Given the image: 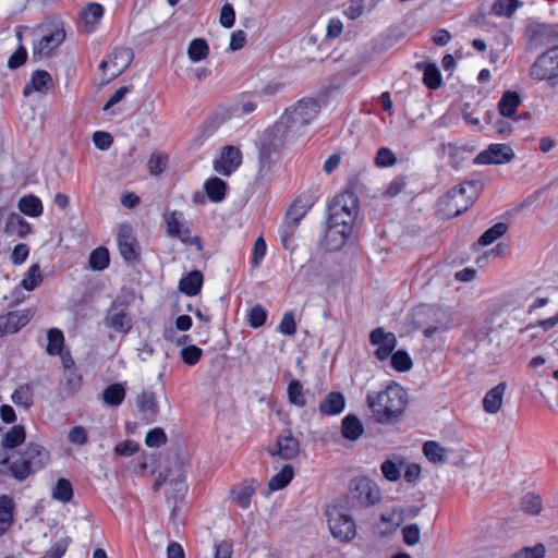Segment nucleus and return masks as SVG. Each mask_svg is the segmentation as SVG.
Here are the masks:
<instances>
[{
    "label": "nucleus",
    "mask_w": 558,
    "mask_h": 558,
    "mask_svg": "<svg viewBox=\"0 0 558 558\" xmlns=\"http://www.w3.org/2000/svg\"><path fill=\"white\" fill-rule=\"evenodd\" d=\"M21 213L29 217H39L43 214L41 201L35 195L23 196L17 204Z\"/></svg>",
    "instance_id": "4c0bfd02"
},
{
    "label": "nucleus",
    "mask_w": 558,
    "mask_h": 558,
    "mask_svg": "<svg viewBox=\"0 0 558 558\" xmlns=\"http://www.w3.org/2000/svg\"><path fill=\"white\" fill-rule=\"evenodd\" d=\"M512 148L506 144L494 143L481 151L474 159L477 165H501L513 159Z\"/></svg>",
    "instance_id": "f3484780"
},
{
    "label": "nucleus",
    "mask_w": 558,
    "mask_h": 558,
    "mask_svg": "<svg viewBox=\"0 0 558 558\" xmlns=\"http://www.w3.org/2000/svg\"><path fill=\"white\" fill-rule=\"evenodd\" d=\"M320 106L317 100L312 98L301 99L296 106L291 107V112L294 114H299L305 122L310 123L314 120L318 112Z\"/></svg>",
    "instance_id": "c85d7f7f"
},
{
    "label": "nucleus",
    "mask_w": 558,
    "mask_h": 558,
    "mask_svg": "<svg viewBox=\"0 0 558 558\" xmlns=\"http://www.w3.org/2000/svg\"><path fill=\"white\" fill-rule=\"evenodd\" d=\"M293 475V468L290 464L284 465L279 473L269 480L268 488L271 492L284 488L292 481Z\"/></svg>",
    "instance_id": "a19ab883"
},
{
    "label": "nucleus",
    "mask_w": 558,
    "mask_h": 558,
    "mask_svg": "<svg viewBox=\"0 0 558 558\" xmlns=\"http://www.w3.org/2000/svg\"><path fill=\"white\" fill-rule=\"evenodd\" d=\"M13 523V499L7 495L0 496V536L3 535Z\"/></svg>",
    "instance_id": "f704fd0d"
},
{
    "label": "nucleus",
    "mask_w": 558,
    "mask_h": 558,
    "mask_svg": "<svg viewBox=\"0 0 558 558\" xmlns=\"http://www.w3.org/2000/svg\"><path fill=\"white\" fill-rule=\"evenodd\" d=\"M168 162V156L161 153H154L151 154L149 160H148V168L149 172L154 175L160 174Z\"/></svg>",
    "instance_id": "bf43d9fd"
},
{
    "label": "nucleus",
    "mask_w": 558,
    "mask_h": 558,
    "mask_svg": "<svg viewBox=\"0 0 558 558\" xmlns=\"http://www.w3.org/2000/svg\"><path fill=\"white\" fill-rule=\"evenodd\" d=\"M332 210L345 214L347 221H356L359 214V199L351 191L336 195L330 205Z\"/></svg>",
    "instance_id": "412c9836"
},
{
    "label": "nucleus",
    "mask_w": 558,
    "mask_h": 558,
    "mask_svg": "<svg viewBox=\"0 0 558 558\" xmlns=\"http://www.w3.org/2000/svg\"><path fill=\"white\" fill-rule=\"evenodd\" d=\"M209 53V46L203 38L193 39L187 48V56L192 62L204 60Z\"/></svg>",
    "instance_id": "37998d69"
},
{
    "label": "nucleus",
    "mask_w": 558,
    "mask_h": 558,
    "mask_svg": "<svg viewBox=\"0 0 558 558\" xmlns=\"http://www.w3.org/2000/svg\"><path fill=\"white\" fill-rule=\"evenodd\" d=\"M132 134H125L126 136H134L137 140H143L153 135L154 123L150 119H134L131 124Z\"/></svg>",
    "instance_id": "a18cd8bd"
},
{
    "label": "nucleus",
    "mask_w": 558,
    "mask_h": 558,
    "mask_svg": "<svg viewBox=\"0 0 558 558\" xmlns=\"http://www.w3.org/2000/svg\"><path fill=\"white\" fill-rule=\"evenodd\" d=\"M328 527L331 535L342 542H349L355 536V523L351 515L345 513L343 507L330 505L326 509Z\"/></svg>",
    "instance_id": "0eeeda50"
},
{
    "label": "nucleus",
    "mask_w": 558,
    "mask_h": 558,
    "mask_svg": "<svg viewBox=\"0 0 558 558\" xmlns=\"http://www.w3.org/2000/svg\"><path fill=\"white\" fill-rule=\"evenodd\" d=\"M125 398V389L121 384H111L102 391L104 402L110 407L120 405Z\"/></svg>",
    "instance_id": "ea45409f"
},
{
    "label": "nucleus",
    "mask_w": 558,
    "mask_h": 558,
    "mask_svg": "<svg viewBox=\"0 0 558 558\" xmlns=\"http://www.w3.org/2000/svg\"><path fill=\"white\" fill-rule=\"evenodd\" d=\"M530 75L539 81L554 82L558 77V46L536 58L530 68Z\"/></svg>",
    "instance_id": "1a4fd4ad"
},
{
    "label": "nucleus",
    "mask_w": 558,
    "mask_h": 558,
    "mask_svg": "<svg viewBox=\"0 0 558 558\" xmlns=\"http://www.w3.org/2000/svg\"><path fill=\"white\" fill-rule=\"evenodd\" d=\"M50 461L49 451L37 442H29L19 458L11 461L9 456L0 460V474L11 475L23 482L35 472L44 469Z\"/></svg>",
    "instance_id": "f257e3e1"
},
{
    "label": "nucleus",
    "mask_w": 558,
    "mask_h": 558,
    "mask_svg": "<svg viewBox=\"0 0 558 558\" xmlns=\"http://www.w3.org/2000/svg\"><path fill=\"white\" fill-rule=\"evenodd\" d=\"M4 232L8 235H16L19 238H25L27 234L32 232L31 225L16 213L7 214L4 211Z\"/></svg>",
    "instance_id": "5701e85b"
},
{
    "label": "nucleus",
    "mask_w": 558,
    "mask_h": 558,
    "mask_svg": "<svg viewBox=\"0 0 558 558\" xmlns=\"http://www.w3.org/2000/svg\"><path fill=\"white\" fill-rule=\"evenodd\" d=\"M11 400L14 404L23 407L26 410L34 404L33 390L29 384L20 385L12 393Z\"/></svg>",
    "instance_id": "58836bf2"
},
{
    "label": "nucleus",
    "mask_w": 558,
    "mask_h": 558,
    "mask_svg": "<svg viewBox=\"0 0 558 558\" xmlns=\"http://www.w3.org/2000/svg\"><path fill=\"white\" fill-rule=\"evenodd\" d=\"M424 84L430 89H437L441 85V75L435 65H427L423 75Z\"/></svg>",
    "instance_id": "4d7b16f0"
},
{
    "label": "nucleus",
    "mask_w": 558,
    "mask_h": 558,
    "mask_svg": "<svg viewBox=\"0 0 558 558\" xmlns=\"http://www.w3.org/2000/svg\"><path fill=\"white\" fill-rule=\"evenodd\" d=\"M288 398L290 403L303 408L306 404V400L303 393V386L298 379H292L288 385Z\"/></svg>",
    "instance_id": "603ef678"
},
{
    "label": "nucleus",
    "mask_w": 558,
    "mask_h": 558,
    "mask_svg": "<svg viewBox=\"0 0 558 558\" xmlns=\"http://www.w3.org/2000/svg\"><path fill=\"white\" fill-rule=\"evenodd\" d=\"M543 505L542 499L538 495L535 494H526L521 500V509L531 515L539 514L542 511Z\"/></svg>",
    "instance_id": "864d4df0"
},
{
    "label": "nucleus",
    "mask_w": 558,
    "mask_h": 558,
    "mask_svg": "<svg viewBox=\"0 0 558 558\" xmlns=\"http://www.w3.org/2000/svg\"><path fill=\"white\" fill-rule=\"evenodd\" d=\"M300 452V442L292 436L290 429L277 437L276 448L270 449V456H279L283 460H292Z\"/></svg>",
    "instance_id": "aec40b11"
},
{
    "label": "nucleus",
    "mask_w": 558,
    "mask_h": 558,
    "mask_svg": "<svg viewBox=\"0 0 558 558\" xmlns=\"http://www.w3.org/2000/svg\"><path fill=\"white\" fill-rule=\"evenodd\" d=\"M255 488L251 485L242 484L231 490L232 499L243 509L250 507L251 498Z\"/></svg>",
    "instance_id": "49530a36"
},
{
    "label": "nucleus",
    "mask_w": 558,
    "mask_h": 558,
    "mask_svg": "<svg viewBox=\"0 0 558 558\" xmlns=\"http://www.w3.org/2000/svg\"><path fill=\"white\" fill-rule=\"evenodd\" d=\"M203 281V274L192 270L179 281V290L187 296H195L201 292Z\"/></svg>",
    "instance_id": "a878e982"
},
{
    "label": "nucleus",
    "mask_w": 558,
    "mask_h": 558,
    "mask_svg": "<svg viewBox=\"0 0 558 558\" xmlns=\"http://www.w3.org/2000/svg\"><path fill=\"white\" fill-rule=\"evenodd\" d=\"M43 281L40 267L38 264L32 265L21 281V287L26 291L35 290Z\"/></svg>",
    "instance_id": "8fccbe9b"
},
{
    "label": "nucleus",
    "mask_w": 558,
    "mask_h": 558,
    "mask_svg": "<svg viewBox=\"0 0 558 558\" xmlns=\"http://www.w3.org/2000/svg\"><path fill=\"white\" fill-rule=\"evenodd\" d=\"M134 53L131 48L118 47L114 48L108 56V60H102L99 64V69L106 72L107 69L111 70L109 77L106 83L114 80L121 75L132 63Z\"/></svg>",
    "instance_id": "f8f14e48"
},
{
    "label": "nucleus",
    "mask_w": 558,
    "mask_h": 558,
    "mask_svg": "<svg viewBox=\"0 0 558 558\" xmlns=\"http://www.w3.org/2000/svg\"><path fill=\"white\" fill-rule=\"evenodd\" d=\"M506 389L507 384L501 381L487 391L483 399V408L487 413L495 414L500 410Z\"/></svg>",
    "instance_id": "393cba45"
},
{
    "label": "nucleus",
    "mask_w": 558,
    "mask_h": 558,
    "mask_svg": "<svg viewBox=\"0 0 558 558\" xmlns=\"http://www.w3.org/2000/svg\"><path fill=\"white\" fill-rule=\"evenodd\" d=\"M545 546L543 544H536L534 546H526L514 554L510 555L509 558H544L545 557Z\"/></svg>",
    "instance_id": "6e6d98bb"
},
{
    "label": "nucleus",
    "mask_w": 558,
    "mask_h": 558,
    "mask_svg": "<svg viewBox=\"0 0 558 558\" xmlns=\"http://www.w3.org/2000/svg\"><path fill=\"white\" fill-rule=\"evenodd\" d=\"M307 124L299 114L292 113L291 108H289L270 129V136L274 140L302 136L303 134L300 131Z\"/></svg>",
    "instance_id": "ddd939ff"
},
{
    "label": "nucleus",
    "mask_w": 558,
    "mask_h": 558,
    "mask_svg": "<svg viewBox=\"0 0 558 558\" xmlns=\"http://www.w3.org/2000/svg\"><path fill=\"white\" fill-rule=\"evenodd\" d=\"M182 361L186 365H195L202 357L203 351L197 345L191 344L184 347L180 352Z\"/></svg>",
    "instance_id": "13d9d810"
},
{
    "label": "nucleus",
    "mask_w": 558,
    "mask_h": 558,
    "mask_svg": "<svg viewBox=\"0 0 558 558\" xmlns=\"http://www.w3.org/2000/svg\"><path fill=\"white\" fill-rule=\"evenodd\" d=\"M104 11V7L97 2L88 3L82 11L81 16L88 33L94 31L95 25L102 17Z\"/></svg>",
    "instance_id": "473e14b6"
},
{
    "label": "nucleus",
    "mask_w": 558,
    "mask_h": 558,
    "mask_svg": "<svg viewBox=\"0 0 558 558\" xmlns=\"http://www.w3.org/2000/svg\"><path fill=\"white\" fill-rule=\"evenodd\" d=\"M367 404L378 423H391L405 411L408 393L399 385L389 386L376 396L367 395Z\"/></svg>",
    "instance_id": "f03ea898"
},
{
    "label": "nucleus",
    "mask_w": 558,
    "mask_h": 558,
    "mask_svg": "<svg viewBox=\"0 0 558 558\" xmlns=\"http://www.w3.org/2000/svg\"><path fill=\"white\" fill-rule=\"evenodd\" d=\"M403 542L409 546H414L420 542V527L417 524H409L402 529Z\"/></svg>",
    "instance_id": "774afa93"
},
{
    "label": "nucleus",
    "mask_w": 558,
    "mask_h": 558,
    "mask_svg": "<svg viewBox=\"0 0 558 558\" xmlns=\"http://www.w3.org/2000/svg\"><path fill=\"white\" fill-rule=\"evenodd\" d=\"M136 407L141 414V418L147 424H153L157 421L159 414V405L157 396L151 390H144L136 398Z\"/></svg>",
    "instance_id": "6ab92c4d"
},
{
    "label": "nucleus",
    "mask_w": 558,
    "mask_h": 558,
    "mask_svg": "<svg viewBox=\"0 0 558 558\" xmlns=\"http://www.w3.org/2000/svg\"><path fill=\"white\" fill-rule=\"evenodd\" d=\"M279 154L280 147L276 142H259L258 158L263 167H270Z\"/></svg>",
    "instance_id": "c9c22d12"
},
{
    "label": "nucleus",
    "mask_w": 558,
    "mask_h": 558,
    "mask_svg": "<svg viewBox=\"0 0 558 558\" xmlns=\"http://www.w3.org/2000/svg\"><path fill=\"white\" fill-rule=\"evenodd\" d=\"M109 251L106 247L99 246L92 251L89 255V266L92 269L104 270L109 266Z\"/></svg>",
    "instance_id": "de8ad7c7"
},
{
    "label": "nucleus",
    "mask_w": 558,
    "mask_h": 558,
    "mask_svg": "<svg viewBox=\"0 0 558 558\" xmlns=\"http://www.w3.org/2000/svg\"><path fill=\"white\" fill-rule=\"evenodd\" d=\"M524 37L530 49H537L558 40V31L554 25L530 21L526 25Z\"/></svg>",
    "instance_id": "9b49d317"
},
{
    "label": "nucleus",
    "mask_w": 558,
    "mask_h": 558,
    "mask_svg": "<svg viewBox=\"0 0 558 558\" xmlns=\"http://www.w3.org/2000/svg\"><path fill=\"white\" fill-rule=\"evenodd\" d=\"M364 432V426L360 418L354 414H348L341 423V434L351 441L357 440Z\"/></svg>",
    "instance_id": "c756f323"
},
{
    "label": "nucleus",
    "mask_w": 558,
    "mask_h": 558,
    "mask_svg": "<svg viewBox=\"0 0 558 558\" xmlns=\"http://www.w3.org/2000/svg\"><path fill=\"white\" fill-rule=\"evenodd\" d=\"M423 453L428 461L433 463H444L446 461L447 449L437 441L428 440L423 445Z\"/></svg>",
    "instance_id": "79ce46f5"
},
{
    "label": "nucleus",
    "mask_w": 558,
    "mask_h": 558,
    "mask_svg": "<svg viewBox=\"0 0 558 558\" xmlns=\"http://www.w3.org/2000/svg\"><path fill=\"white\" fill-rule=\"evenodd\" d=\"M345 216V214H341L339 210H332L331 206L328 207L326 238L330 241L338 242L337 246H341L345 243L356 222L347 221Z\"/></svg>",
    "instance_id": "9d476101"
},
{
    "label": "nucleus",
    "mask_w": 558,
    "mask_h": 558,
    "mask_svg": "<svg viewBox=\"0 0 558 558\" xmlns=\"http://www.w3.org/2000/svg\"><path fill=\"white\" fill-rule=\"evenodd\" d=\"M181 217L182 214L175 210L165 214L163 218L167 225V234L171 238H179L183 243L196 245L198 250H202L201 239L198 236H191L190 229L184 227L180 221Z\"/></svg>",
    "instance_id": "2eb2a0df"
},
{
    "label": "nucleus",
    "mask_w": 558,
    "mask_h": 558,
    "mask_svg": "<svg viewBox=\"0 0 558 558\" xmlns=\"http://www.w3.org/2000/svg\"><path fill=\"white\" fill-rule=\"evenodd\" d=\"M47 353L50 355L61 354L64 344V337L60 329L51 328L47 332Z\"/></svg>",
    "instance_id": "09e8293b"
},
{
    "label": "nucleus",
    "mask_w": 558,
    "mask_h": 558,
    "mask_svg": "<svg viewBox=\"0 0 558 558\" xmlns=\"http://www.w3.org/2000/svg\"><path fill=\"white\" fill-rule=\"evenodd\" d=\"M235 22V11L229 2L225 3L220 10L219 23L225 28H231Z\"/></svg>",
    "instance_id": "0e129e2a"
},
{
    "label": "nucleus",
    "mask_w": 558,
    "mask_h": 558,
    "mask_svg": "<svg viewBox=\"0 0 558 558\" xmlns=\"http://www.w3.org/2000/svg\"><path fill=\"white\" fill-rule=\"evenodd\" d=\"M204 190L210 202L220 203L227 195L228 184L218 177H211L205 181Z\"/></svg>",
    "instance_id": "cd10ccee"
},
{
    "label": "nucleus",
    "mask_w": 558,
    "mask_h": 558,
    "mask_svg": "<svg viewBox=\"0 0 558 558\" xmlns=\"http://www.w3.org/2000/svg\"><path fill=\"white\" fill-rule=\"evenodd\" d=\"M118 246L121 256L126 262H136L140 258L137 241L133 234V229L129 225H121L118 231Z\"/></svg>",
    "instance_id": "a211bd4d"
},
{
    "label": "nucleus",
    "mask_w": 558,
    "mask_h": 558,
    "mask_svg": "<svg viewBox=\"0 0 558 558\" xmlns=\"http://www.w3.org/2000/svg\"><path fill=\"white\" fill-rule=\"evenodd\" d=\"M508 231V225L505 222H498L487 229L478 239L477 244L481 246H487L500 239Z\"/></svg>",
    "instance_id": "c03bdc74"
},
{
    "label": "nucleus",
    "mask_w": 558,
    "mask_h": 558,
    "mask_svg": "<svg viewBox=\"0 0 558 558\" xmlns=\"http://www.w3.org/2000/svg\"><path fill=\"white\" fill-rule=\"evenodd\" d=\"M349 498L360 505L368 507L380 500L379 489L366 478L353 481Z\"/></svg>",
    "instance_id": "dca6fc26"
},
{
    "label": "nucleus",
    "mask_w": 558,
    "mask_h": 558,
    "mask_svg": "<svg viewBox=\"0 0 558 558\" xmlns=\"http://www.w3.org/2000/svg\"><path fill=\"white\" fill-rule=\"evenodd\" d=\"M369 342L378 347L374 354L379 361H385L391 356V366L397 372L403 373L412 368L413 362L407 351L398 350L392 353L397 347V337L393 332H387L381 327L375 328L369 333Z\"/></svg>",
    "instance_id": "7ed1b4c3"
},
{
    "label": "nucleus",
    "mask_w": 558,
    "mask_h": 558,
    "mask_svg": "<svg viewBox=\"0 0 558 558\" xmlns=\"http://www.w3.org/2000/svg\"><path fill=\"white\" fill-rule=\"evenodd\" d=\"M267 319V313L260 305H255L248 312V324L253 328L262 327Z\"/></svg>",
    "instance_id": "e2e57ef3"
},
{
    "label": "nucleus",
    "mask_w": 558,
    "mask_h": 558,
    "mask_svg": "<svg viewBox=\"0 0 558 558\" xmlns=\"http://www.w3.org/2000/svg\"><path fill=\"white\" fill-rule=\"evenodd\" d=\"M39 31L40 38L33 43V58L35 59L50 57L65 39V31L61 24H43Z\"/></svg>",
    "instance_id": "20e7f679"
},
{
    "label": "nucleus",
    "mask_w": 558,
    "mask_h": 558,
    "mask_svg": "<svg viewBox=\"0 0 558 558\" xmlns=\"http://www.w3.org/2000/svg\"><path fill=\"white\" fill-rule=\"evenodd\" d=\"M66 380L64 383V386L62 388V391H64L65 397L73 396L76 391L80 390L82 386V376L77 374L75 371L70 369L68 371Z\"/></svg>",
    "instance_id": "5fc2aeb1"
},
{
    "label": "nucleus",
    "mask_w": 558,
    "mask_h": 558,
    "mask_svg": "<svg viewBox=\"0 0 558 558\" xmlns=\"http://www.w3.org/2000/svg\"><path fill=\"white\" fill-rule=\"evenodd\" d=\"M70 542V537L60 538L40 558H61L65 554Z\"/></svg>",
    "instance_id": "680f3d73"
},
{
    "label": "nucleus",
    "mask_w": 558,
    "mask_h": 558,
    "mask_svg": "<svg viewBox=\"0 0 558 558\" xmlns=\"http://www.w3.org/2000/svg\"><path fill=\"white\" fill-rule=\"evenodd\" d=\"M311 206L312 203L308 196H299L288 208L280 227V236L284 248H288L289 242L293 239L301 220L305 217Z\"/></svg>",
    "instance_id": "39448f33"
},
{
    "label": "nucleus",
    "mask_w": 558,
    "mask_h": 558,
    "mask_svg": "<svg viewBox=\"0 0 558 558\" xmlns=\"http://www.w3.org/2000/svg\"><path fill=\"white\" fill-rule=\"evenodd\" d=\"M32 310L12 311L5 315H0L2 323V337L7 333H15L26 326L33 317Z\"/></svg>",
    "instance_id": "4be33fe9"
},
{
    "label": "nucleus",
    "mask_w": 558,
    "mask_h": 558,
    "mask_svg": "<svg viewBox=\"0 0 558 558\" xmlns=\"http://www.w3.org/2000/svg\"><path fill=\"white\" fill-rule=\"evenodd\" d=\"M521 102V97L517 92L507 90L502 94L498 109L502 117L512 118Z\"/></svg>",
    "instance_id": "2f4dec72"
},
{
    "label": "nucleus",
    "mask_w": 558,
    "mask_h": 558,
    "mask_svg": "<svg viewBox=\"0 0 558 558\" xmlns=\"http://www.w3.org/2000/svg\"><path fill=\"white\" fill-rule=\"evenodd\" d=\"M397 158L396 155L387 147H381L378 149L376 157H375V163L378 167H391L396 163Z\"/></svg>",
    "instance_id": "338daca9"
},
{
    "label": "nucleus",
    "mask_w": 558,
    "mask_h": 558,
    "mask_svg": "<svg viewBox=\"0 0 558 558\" xmlns=\"http://www.w3.org/2000/svg\"><path fill=\"white\" fill-rule=\"evenodd\" d=\"M242 163V153L239 147L226 145L213 162V169L225 177L231 175Z\"/></svg>",
    "instance_id": "4468645a"
},
{
    "label": "nucleus",
    "mask_w": 558,
    "mask_h": 558,
    "mask_svg": "<svg viewBox=\"0 0 558 558\" xmlns=\"http://www.w3.org/2000/svg\"><path fill=\"white\" fill-rule=\"evenodd\" d=\"M52 84V77L45 70H36L32 73L29 82L23 89L24 96H29L33 92L47 93Z\"/></svg>",
    "instance_id": "b1692460"
},
{
    "label": "nucleus",
    "mask_w": 558,
    "mask_h": 558,
    "mask_svg": "<svg viewBox=\"0 0 558 558\" xmlns=\"http://www.w3.org/2000/svg\"><path fill=\"white\" fill-rule=\"evenodd\" d=\"M256 107V101L242 99V101L236 102L230 107V114L236 117L246 116L252 113Z\"/></svg>",
    "instance_id": "69168bd1"
},
{
    "label": "nucleus",
    "mask_w": 558,
    "mask_h": 558,
    "mask_svg": "<svg viewBox=\"0 0 558 558\" xmlns=\"http://www.w3.org/2000/svg\"><path fill=\"white\" fill-rule=\"evenodd\" d=\"M522 5L523 3L520 0H495L490 12L498 17L511 19Z\"/></svg>",
    "instance_id": "72a5a7b5"
},
{
    "label": "nucleus",
    "mask_w": 558,
    "mask_h": 558,
    "mask_svg": "<svg viewBox=\"0 0 558 558\" xmlns=\"http://www.w3.org/2000/svg\"><path fill=\"white\" fill-rule=\"evenodd\" d=\"M26 432L23 425H14L2 437L1 445L4 449H14L25 441Z\"/></svg>",
    "instance_id": "e433bc0d"
},
{
    "label": "nucleus",
    "mask_w": 558,
    "mask_h": 558,
    "mask_svg": "<svg viewBox=\"0 0 558 558\" xmlns=\"http://www.w3.org/2000/svg\"><path fill=\"white\" fill-rule=\"evenodd\" d=\"M345 405L344 396L341 392H329L319 404V412L324 415L340 414Z\"/></svg>",
    "instance_id": "bb28decb"
},
{
    "label": "nucleus",
    "mask_w": 558,
    "mask_h": 558,
    "mask_svg": "<svg viewBox=\"0 0 558 558\" xmlns=\"http://www.w3.org/2000/svg\"><path fill=\"white\" fill-rule=\"evenodd\" d=\"M483 189V183L472 180L461 183L448 191V206L454 208V216H459L469 209Z\"/></svg>",
    "instance_id": "423d86ee"
},
{
    "label": "nucleus",
    "mask_w": 558,
    "mask_h": 558,
    "mask_svg": "<svg viewBox=\"0 0 558 558\" xmlns=\"http://www.w3.org/2000/svg\"><path fill=\"white\" fill-rule=\"evenodd\" d=\"M167 442V435L161 427L150 429L145 437V444L148 447H160Z\"/></svg>",
    "instance_id": "052dcab7"
},
{
    "label": "nucleus",
    "mask_w": 558,
    "mask_h": 558,
    "mask_svg": "<svg viewBox=\"0 0 558 558\" xmlns=\"http://www.w3.org/2000/svg\"><path fill=\"white\" fill-rule=\"evenodd\" d=\"M440 153L448 156L452 167L458 168L462 161L470 157L472 150L468 149L465 146L459 147L456 143L448 142L440 146Z\"/></svg>",
    "instance_id": "7c9ffc66"
},
{
    "label": "nucleus",
    "mask_w": 558,
    "mask_h": 558,
    "mask_svg": "<svg viewBox=\"0 0 558 558\" xmlns=\"http://www.w3.org/2000/svg\"><path fill=\"white\" fill-rule=\"evenodd\" d=\"M104 323L106 327L117 332L128 333L133 326L129 303L122 298L114 299L106 313Z\"/></svg>",
    "instance_id": "6e6552de"
},
{
    "label": "nucleus",
    "mask_w": 558,
    "mask_h": 558,
    "mask_svg": "<svg viewBox=\"0 0 558 558\" xmlns=\"http://www.w3.org/2000/svg\"><path fill=\"white\" fill-rule=\"evenodd\" d=\"M52 497L62 502H69L73 498V487L69 480L59 478L52 489Z\"/></svg>",
    "instance_id": "3c124183"
}]
</instances>
